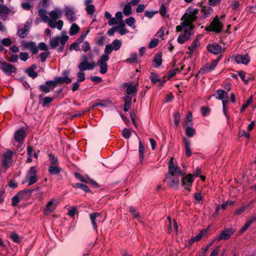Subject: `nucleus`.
Segmentation results:
<instances>
[{
	"label": "nucleus",
	"mask_w": 256,
	"mask_h": 256,
	"mask_svg": "<svg viewBox=\"0 0 256 256\" xmlns=\"http://www.w3.org/2000/svg\"><path fill=\"white\" fill-rule=\"evenodd\" d=\"M31 190H24L19 192L12 198V205L16 206L21 199L26 198V196H29L32 192Z\"/></svg>",
	"instance_id": "12"
},
{
	"label": "nucleus",
	"mask_w": 256,
	"mask_h": 256,
	"mask_svg": "<svg viewBox=\"0 0 256 256\" xmlns=\"http://www.w3.org/2000/svg\"><path fill=\"white\" fill-rule=\"evenodd\" d=\"M58 42L62 46H64L68 40V36L67 35L62 36H58Z\"/></svg>",
	"instance_id": "45"
},
{
	"label": "nucleus",
	"mask_w": 256,
	"mask_h": 256,
	"mask_svg": "<svg viewBox=\"0 0 256 256\" xmlns=\"http://www.w3.org/2000/svg\"><path fill=\"white\" fill-rule=\"evenodd\" d=\"M36 68V66H32V67L28 68L26 70V72L28 74V76L32 78H35L38 76V74L36 72H34V69Z\"/></svg>",
	"instance_id": "38"
},
{
	"label": "nucleus",
	"mask_w": 256,
	"mask_h": 256,
	"mask_svg": "<svg viewBox=\"0 0 256 256\" xmlns=\"http://www.w3.org/2000/svg\"><path fill=\"white\" fill-rule=\"evenodd\" d=\"M238 75L240 78L242 80L244 81L246 84H247L250 80H252L249 75L246 76V74L243 71L239 72H238Z\"/></svg>",
	"instance_id": "30"
},
{
	"label": "nucleus",
	"mask_w": 256,
	"mask_h": 256,
	"mask_svg": "<svg viewBox=\"0 0 256 256\" xmlns=\"http://www.w3.org/2000/svg\"><path fill=\"white\" fill-rule=\"evenodd\" d=\"M64 13L67 20L70 22L76 20L77 18L76 14L74 11V8L72 7H66L64 8Z\"/></svg>",
	"instance_id": "16"
},
{
	"label": "nucleus",
	"mask_w": 256,
	"mask_h": 256,
	"mask_svg": "<svg viewBox=\"0 0 256 256\" xmlns=\"http://www.w3.org/2000/svg\"><path fill=\"white\" fill-rule=\"evenodd\" d=\"M114 50L112 46L110 44H107L106 46V48L104 49V54L108 56V54H110L112 50Z\"/></svg>",
	"instance_id": "55"
},
{
	"label": "nucleus",
	"mask_w": 256,
	"mask_h": 256,
	"mask_svg": "<svg viewBox=\"0 0 256 256\" xmlns=\"http://www.w3.org/2000/svg\"><path fill=\"white\" fill-rule=\"evenodd\" d=\"M82 61L79 64L78 67L80 70L82 71H85L86 70H92L96 66L94 61L88 62V57L86 55L82 56Z\"/></svg>",
	"instance_id": "7"
},
{
	"label": "nucleus",
	"mask_w": 256,
	"mask_h": 256,
	"mask_svg": "<svg viewBox=\"0 0 256 256\" xmlns=\"http://www.w3.org/2000/svg\"><path fill=\"white\" fill-rule=\"evenodd\" d=\"M207 49L210 52L214 54H218L222 51V47L216 43L208 44Z\"/></svg>",
	"instance_id": "19"
},
{
	"label": "nucleus",
	"mask_w": 256,
	"mask_h": 256,
	"mask_svg": "<svg viewBox=\"0 0 256 256\" xmlns=\"http://www.w3.org/2000/svg\"><path fill=\"white\" fill-rule=\"evenodd\" d=\"M82 50L84 52H87L90 50V47L89 45L88 42L87 41H86L82 46Z\"/></svg>",
	"instance_id": "62"
},
{
	"label": "nucleus",
	"mask_w": 256,
	"mask_h": 256,
	"mask_svg": "<svg viewBox=\"0 0 256 256\" xmlns=\"http://www.w3.org/2000/svg\"><path fill=\"white\" fill-rule=\"evenodd\" d=\"M38 12L39 16L42 18V21L48 23L50 27L51 28H56L60 30H62L64 25V22L62 20L55 21L50 20L47 16L46 12L42 9L40 10Z\"/></svg>",
	"instance_id": "2"
},
{
	"label": "nucleus",
	"mask_w": 256,
	"mask_h": 256,
	"mask_svg": "<svg viewBox=\"0 0 256 256\" xmlns=\"http://www.w3.org/2000/svg\"><path fill=\"white\" fill-rule=\"evenodd\" d=\"M80 30V27L76 23H73L70 28L69 34L70 36H74L78 34Z\"/></svg>",
	"instance_id": "31"
},
{
	"label": "nucleus",
	"mask_w": 256,
	"mask_h": 256,
	"mask_svg": "<svg viewBox=\"0 0 256 256\" xmlns=\"http://www.w3.org/2000/svg\"><path fill=\"white\" fill-rule=\"evenodd\" d=\"M62 10L59 8H56L54 10H52L49 13L50 20L56 21V20L60 18L62 15Z\"/></svg>",
	"instance_id": "20"
},
{
	"label": "nucleus",
	"mask_w": 256,
	"mask_h": 256,
	"mask_svg": "<svg viewBox=\"0 0 256 256\" xmlns=\"http://www.w3.org/2000/svg\"><path fill=\"white\" fill-rule=\"evenodd\" d=\"M223 28L222 24L219 20L218 16L214 18L210 26L206 28L208 31H212L216 32H220Z\"/></svg>",
	"instance_id": "8"
},
{
	"label": "nucleus",
	"mask_w": 256,
	"mask_h": 256,
	"mask_svg": "<svg viewBox=\"0 0 256 256\" xmlns=\"http://www.w3.org/2000/svg\"><path fill=\"white\" fill-rule=\"evenodd\" d=\"M194 182L193 175L188 174L182 180V184L185 188L189 189Z\"/></svg>",
	"instance_id": "17"
},
{
	"label": "nucleus",
	"mask_w": 256,
	"mask_h": 256,
	"mask_svg": "<svg viewBox=\"0 0 256 256\" xmlns=\"http://www.w3.org/2000/svg\"><path fill=\"white\" fill-rule=\"evenodd\" d=\"M59 204V200L57 199H52L49 201L44 209V213L46 216L54 212L56 207Z\"/></svg>",
	"instance_id": "11"
},
{
	"label": "nucleus",
	"mask_w": 256,
	"mask_h": 256,
	"mask_svg": "<svg viewBox=\"0 0 256 256\" xmlns=\"http://www.w3.org/2000/svg\"><path fill=\"white\" fill-rule=\"evenodd\" d=\"M100 216V214L98 212H94L90 214V219L91 220L92 226L96 230L97 229L96 222H100L98 218Z\"/></svg>",
	"instance_id": "23"
},
{
	"label": "nucleus",
	"mask_w": 256,
	"mask_h": 256,
	"mask_svg": "<svg viewBox=\"0 0 256 256\" xmlns=\"http://www.w3.org/2000/svg\"><path fill=\"white\" fill-rule=\"evenodd\" d=\"M131 100H132L128 96L126 98L125 104L124 106V110L125 112H128L129 110Z\"/></svg>",
	"instance_id": "47"
},
{
	"label": "nucleus",
	"mask_w": 256,
	"mask_h": 256,
	"mask_svg": "<svg viewBox=\"0 0 256 256\" xmlns=\"http://www.w3.org/2000/svg\"><path fill=\"white\" fill-rule=\"evenodd\" d=\"M76 178L78 179L80 181L84 183H91L92 185H96L97 184L94 180L90 179L89 178H84L78 172L74 173Z\"/></svg>",
	"instance_id": "25"
},
{
	"label": "nucleus",
	"mask_w": 256,
	"mask_h": 256,
	"mask_svg": "<svg viewBox=\"0 0 256 256\" xmlns=\"http://www.w3.org/2000/svg\"><path fill=\"white\" fill-rule=\"evenodd\" d=\"M123 12L126 16H130L132 14L131 3L128 2L125 4L123 9Z\"/></svg>",
	"instance_id": "35"
},
{
	"label": "nucleus",
	"mask_w": 256,
	"mask_h": 256,
	"mask_svg": "<svg viewBox=\"0 0 256 256\" xmlns=\"http://www.w3.org/2000/svg\"><path fill=\"white\" fill-rule=\"evenodd\" d=\"M48 82H50V81H46L45 84L40 85V89L41 91L45 93H48L50 90L54 89V88L51 87L50 84L48 83Z\"/></svg>",
	"instance_id": "28"
},
{
	"label": "nucleus",
	"mask_w": 256,
	"mask_h": 256,
	"mask_svg": "<svg viewBox=\"0 0 256 256\" xmlns=\"http://www.w3.org/2000/svg\"><path fill=\"white\" fill-rule=\"evenodd\" d=\"M129 211L130 213H132L134 218H138L139 216V214L136 211V209L133 206H130L129 208Z\"/></svg>",
	"instance_id": "60"
},
{
	"label": "nucleus",
	"mask_w": 256,
	"mask_h": 256,
	"mask_svg": "<svg viewBox=\"0 0 256 256\" xmlns=\"http://www.w3.org/2000/svg\"><path fill=\"white\" fill-rule=\"evenodd\" d=\"M49 54H50V53L48 51H45V52L41 53L40 54V58L41 61L42 62H44L46 60V58L48 56Z\"/></svg>",
	"instance_id": "63"
},
{
	"label": "nucleus",
	"mask_w": 256,
	"mask_h": 256,
	"mask_svg": "<svg viewBox=\"0 0 256 256\" xmlns=\"http://www.w3.org/2000/svg\"><path fill=\"white\" fill-rule=\"evenodd\" d=\"M196 130L195 129L190 126H186V134L188 137H192L194 136Z\"/></svg>",
	"instance_id": "36"
},
{
	"label": "nucleus",
	"mask_w": 256,
	"mask_h": 256,
	"mask_svg": "<svg viewBox=\"0 0 256 256\" xmlns=\"http://www.w3.org/2000/svg\"><path fill=\"white\" fill-rule=\"evenodd\" d=\"M0 69L8 75H10L12 73L16 72L15 67L5 62H0Z\"/></svg>",
	"instance_id": "14"
},
{
	"label": "nucleus",
	"mask_w": 256,
	"mask_h": 256,
	"mask_svg": "<svg viewBox=\"0 0 256 256\" xmlns=\"http://www.w3.org/2000/svg\"><path fill=\"white\" fill-rule=\"evenodd\" d=\"M36 173L37 168L35 166L31 167L28 172L26 176L25 182H28V186H31L37 182L38 176Z\"/></svg>",
	"instance_id": "5"
},
{
	"label": "nucleus",
	"mask_w": 256,
	"mask_h": 256,
	"mask_svg": "<svg viewBox=\"0 0 256 256\" xmlns=\"http://www.w3.org/2000/svg\"><path fill=\"white\" fill-rule=\"evenodd\" d=\"M59 44L58 39V37L53 38L50 41V46L52 48H56Z\"/></svg>",
	"instance_id": "44"
},
{
	"label": "nucleus",
	"mask_w": 256,
	"mask_h": 256,
	"mask_svg": "<svg viewBox=\"0 0 256 256\" xmlns=\"http://www.w3.org/2000/svg\"><path fill=\"white\" fill-rule=\"evenodd\" d=\"M10 12L6 6L0 4V12L3 14H8Z\"/></svg>",
	"instance_id": "54"
},
{
	"label": "nucleus",
	"mask_w": 256,
	"mask_h": 256,
	"mask_svg": "<svg viewBox=\"0 0 256 256\" xmlns=\"http://www.w3.org/2000/svg\"><path fill=\"white\" fill-rule=\"evenodd\" d=\"M198 13V10L196 9L188 8L182 18V20H183L182 22H184V26H188L193 28L192 22L196 19Z\"/></svg>",
	"instance_id": "3"
},
{
	"label": "nucleus",
	"mask_w": 256,
	"mask_h": 256,
	"mask_svg": "<svg viewBox=\"0 0 256 256\" xmlns=\"http://www.w3.org/2000/svg\"><path fill=\"white\" fill-rule=\"evenodd\" d=\"M87 13L89 14H92L95 11V6L93 4L88 5L86 8Z\"/></svg>",
	"instance_id": "50"
},
{
	"label": "nucleus",
	"mask_w": 256,
	"mask_h": 256,
	"mask_svg": "<svg viewBox=\"0 0 256 256\" xmlns=\"http://www.w3.org/2000/svg\"><path fill=\"white\" fill-rule=\"evenodd\" d=\"M234 59L236 63L244 65H248L250 61V57L247 54H237L234 57Z\"/></svg>",
	"instance_id": "15"
},
{
	"label": "nucleus",
	"mask_w": 256,
	"mask_h": 256,
	"mask_svg": "<svg viewBox=\"0 0 256 256\" xmlns=\"http://www.w3.org/2000/svg\"><path fill=\"white\" fill-rule=\"evenodd\" d=\"M109 60V56L106 54L101 56L100 60L97 62V64L100 67V72L104 74L108 70V64L106 62Z\"/></svg>",
	"instance_id": "13"
},
{
	"label": "nucleus",
	"mask_w": 256,
	"mask_h": 256,
	"mask_svg": "<svg viewBox=\"0 0 256 256\" xmlns=\"http://www.w3.org/2000/svg\"><path fill=\"white\" fill-rule=\"evenodd\" d=\"M116 29L122 35H124L128 32V30L126 28L125 24L123 21L121 22L118 26H116Z\"/></svg>",
	"instance_id": "34"
},
{
	"label": "nucleus",
	"mask_w": 256,
	"mask_h": 256,
	"mask_svg": "<svg viewBox=\"0 0 256 256\" xmlns=\"http://www.w3.org/2000/svg\"><path fill=\"white\" fill-rule=\"evenodd\" d=\"M10 238L13 241L16 242H19L20 240V238L18 234L16 233H12L10 234Z\"/></svg>",
	"instance_id": "59"
},
{
	"label": "nucleus",
	"mask_w": 256,
	"mask_h": 256,
	"mask_svg": "<svg viewBox=\"0 0 256 256\" xmlns=\"http://www.w3.org/2000/svg\"><path fill=\"white\" fill-rule=\"evenodd\" d=\"M159 42V40L158 38H154L150 40L148 44V48H152L157 46Z\"/></svg>",
	"instance_id": "49"
},
{
	"label": "nucleus",
	"mask_w": 256,
	"mask_h": 256,
	"mask_svg": "<svg viewBox=\"0 0 256 256\" xmlns=\"http://www.w3.org/2000/svg\"><path fill=\"white\" fill-rule=\"evenodd\" d=\"M137 60V56L136 54H130V56L126 59V62L130 63L136 62Z\"/></svg>",
	"instance_id": "53"
},
{
	"label": "nucleus",
	"mask_w": 256,
	"mask_h": 256,
	"mask_svg": "<svg viewBox=\"0 0 256 256\" xmlns=\"http://www.w3.org/2000/svg\"><path fill=\"white\" fill-rule=\"evenodd\" d=\"M200 45V42L198 38H196L188 47L189 51L188 52L190 55L192 54Z\"/></svg>",
	"instance_id": "24"
},
{
	"label": "nucleus",
	"mask_w": 256,
	"mask_h": 256,
	"mask_svg": "<svg viewBox=\"0 0 256 256\" xmlns=\"http://www.w3.org/2000/svg\"><path fill=\"white\" fill-rule=\"evenodd\" d=\"M145 152V148L142 144V142L139 141V148L138 153L140 156V160L141 163H142L144 160V154Z\"/></svg>",
	"instance_id": "27"
},
{
	"label": "nucleus",
	"mask_w": 256,
	"mask_h": 256,
	"mask_svg": "<svg viewBox=\"0 0 256 256\" xmlns=\"http://www.w3.org/2000/svg\"><path fill=\"white\" fill-rule=\"evenodd\" d=\"M192 121V114L189 112L186 116V119L184 122V126H190Z\"/></svg>",
	"instance_id": "43"
},
{
	"label": "nucleus",
	"mask_w": 256,
	"mask_h": 256,
	"mask_svg": "<svg viewBox=\"0 0 256 256\" xmlns=\"http://www.w3.org/2000/svg\"><path fill=\"white\" fill-rule=\"evenodd\" d=\"M76 188H79L84 190L86 192H88L90 191V190L88 186L82 183H76L75 184Z\"/></svg>",
	"instance_id": "46"
},
{
	"label": "nucleus",
	"mask_w": 256,
	"mask_h": 256,
	"mask_svg": "<svg viewBox=\"0 0 256 256\" xmlns=\"http://www.w3.org/2000/svg\"><path fill=\"white\" fill-rule=\"evenodd\" d=\"M208 230V228H206L202 230L198 234L194 236L195 240L196 242L199 241L204 236H205Z\"/></svg>",
	"instance_id": "41"
},
{
	"label": "nucleus",
	"mask_w": 256,
	"mask_h": 256,
	"mask_svg": "<svg viewBox=\"0 0 256 256\" xmlns=\"http://www.w3.org/2000/svg\"><path fill=\"white\" fill-rule=\"evenodd\" d=\"M110 45L112 46L114 50H118L122 46V42L120 40H115Z\"/></svg>",
	"instance_id": "40"
},
{
	"label": "nucleus",
	"mask_w": 256,
	"mask_h": 256,
	"mask_svg": "<svg viewBox=\"0 0 256 256\" xmlns=\"http://www.w3.org/2000/svg\"><path fill=\"white\" fill-rule=\"evenodd\" d=\"M23 46L24 48L30 50L33 54H36L38 52V48L34 42H28L24 44Z\"/></svg>",
	"instance_id": "22"
},
{
	"label": "nucleus",
	"mask_w": 256,
	"mask_h": 256,
	"mask_svg": "<svg viewBox=\"0 0 256 256\" xmlns=\"http://www.w3.org/2000/svg\"><path fill=\"white\" fill-rule=\"evenodd\" d=\"M89 32V30H88L85 34H82L76 40V42H78L79 44L82 43L84 39L85 38L86 36L88 34Z\"/></svg>",
	"instance_id": "64"
},
{
	"label": "nucleus",
	"mask_w": 256,
	"mask_h": 256,
	"mask_svg": "<svg viewBox=\"0 0 256 256\" xmlns=\"http://www.w3.org/2000/svg\"><path fill=\"white\" fill-rule=\"evenodd\" d=\"M32 190L34 191V190ZM34 191L37 192V193H36L37 198L40 200H42L44 198V193L42 191H41L40 190V188H36V189L34 190Z\"/></svg>",
	"instance_id": "52"
},
{
	"label": "nucleus",
	"mask_w": 256,
	"mask_h": 256,
	"mask_svg": "<svg viewBox=\"0 0 256 256\" xmlns=\"http://www.w3.org/2000/svg\"><path fill=\"white\" fill-rule=\"evenodd\" d=\"M252 224L248 220L246 222L245 224L242 227V228L240 230V234L244 232Z\"/></svg>",
	"instance_id": "57"
},
{
	"label": "nucleus",
	"mask_w": 256,
	"mask_h": 256,
	"mask_svg": "<svg viewBox=\"0 0 256 256\" xmlns=\"http://www.w3.org/2000/svg\"><path fill=\"white\" fill-rule=\"evenodd\" d=\"M126 86V93L128 95L136 96V95L138 88V82L134 84H125Z\"/></svg>",
	"instance_id": "18"
},
{
	"label": "nucleus",
	"mask_w": 256,
	"mask_h": 256,
	"mask_svg": "<svg viewBox=\"0 0 256 256\" xmlns=\"http://www.w3.org/2000/svg\"><path fill=\"white\" fill-rule=\"evenodd\" d=\"M150 80L154 84H156V82H160V86H162L164 82V80H162L158 78V76L156 74H154V73H152L151 74Z\"/></svg>",
	"instance_id": "39"
},
{
	"label": "nucleus",
	"mask_w": 256,
	"mask_h": 256,
	"mask_svg": "<svg viewBox=\"0 0 256 256\" xmlns=\"http://www.w3.org/2000/svg\"><path fill=\"white\" fill-rule=\"evenodd\" d=\"M182 176L166 174L164 181L171 188L176 189L180 185V177Z\"/></svg>",
	"instance_id": "6"
},
{
	"label": "nucleus",
	"mask_w": 256,
	"mask_h": 256,
	"mask_svg": "<svg viewBox=\"0 0 256 256\" xmlns=\"http://www.w3.org/2000/svg\"><path fill=\"white\" fill-rule=\"evenodd\" d=\"M168 171L166 174H172L174 176H182V172L179 167L175 165L173 162V158H170L168 163Z\"/></svg>",
	"instance_id": "10"
},
{
	"label": "nucleus",
	"mask_w": 256,
	"mask_h": 256,
	"mask_svg": "<svg viewBox=\"0 0 256 256\" xmlns=\"http://www.w3.org/2000/svg\"><path fill=\"white\" fill-rule=\"evenodd\" d=\"M162 56L160 54L156 55L154 59V62L156 64L155 67H158L162 64Z\"/></svg>",
	"instance_id": "48"
},
{
	"label": "nucleus",
	"mask_w": 256,
	"mask_h": 256,
	"mask_svg": "<svg viewBox=\"0 0 256 256\" xmlns=\"http://www.w3.org/2000/svg\"><path fill=\"white\" fill-rule=\"evenodd\" d=\"M50 162L51 166L57 165L58 158L52 154L50 155Z\"/></svg>",
	"instance_id": "61"
},
{
	"label": "nucleus",
	"mask_w": 256,
	"mask_h": 256,
	"mask_svg": "<svg viewBox=\"0 0 256 256\" xmlns=\"http://www.w3.org/2000/svg\"><path fill=\"white\" fill-rule=\"evenodd\" d=\"M48 83L50 84L52 88H54L57 84L64 83V78L62 76L56 77L53 81L50 80Z\"/></svg>",
	"instance_id": "32"
},
{
	"label": "nucleus",
	"mask_w": 256,
	"mask_h": 256,
	"mask_svg": "<svg viewBox=\"0 0 256 256\" xmlns=\"http://www.w3.org/2000/svg\"><path fill=\"white\" fill-rule=\"evenodd\" d=\"M28 33V28H26V25L25 26L24 28L22 29H20L18 32V36L22 38H25Z\"/></svg>",
	"instance_id": "42"
},
{
	"label": "nucleus",
	"mask_w": 256,
	"mask_h": 256,
	"mask_svg": "<svg viewBox=\"0 0 256 256\" xmlns=\"http://www.w3.org/2000/svg\"><path fill=\"white\" fill-rule=\"evenodd\" d=\"M222 56L218 57L216 60H213L211 63L206 64L200 68L199 73L202 74L209 72L214 70L220 60Z\"/></svg>",
	"instance_id": "9"
},
{
	"label": "nucleus",
	"mask_w": 256,
	"mask_h": 256,
	"mask_svg": "<svg viewBox=\"0 0 256 256\" xmlns=\"http://www.w3.org/2000/svg\"><path fill=\"white\" fill-rule=\"evenodd\" d=\"M216 92L217 96L216 98L218 100H223L224 98H228V92L222 90H218Z\"/></svg>",
	"instance_id": "29"
},
{
	"label": "nucleus",
	"mask_w": 256,
	"mask_h": 256,
	"mask_svg": "<svg viewBox=\"0 0 256 256\" xmlns=\"http://www.w3.org/2000/svg\"><path fill=\"white\" fill-rule=\"evenodd\" d=\"M130 131L128 128H124L122 131V136L126 138H129L130 136Z\"/></svg>",
	"instance_id": "56"
},
{
	"label": "nucleus",
	"mask_w": 256,
	"mask_h": 256,
	"mask_svg": "<svg viewBox=\"0 0 256 256\" xmlns=\"http://www.w3.org/2000/svg\"><path fill=\"white\" fill-rule=\"evenodd\" d=\"M233 234V232L232 230L226 229L222 231L220 234L217 238L218 240H226L229 238L230 236Z\"/></svg>",
	"instance_id": "21"
},
{
	"label": "nucleus",
	"mask_w": 256,
	"mask_h": 256,
	"mask_svg": "<svg viewBox=\"0 0 256 256\" xmlns=\"http://www.w3.org/2000/svg\"><path fill=\"white\" fill-rule=\"evenodd\" d=\"M14 152L8 150L4 153L2 158V160L1 168H2V172L6 171L13 163L12 156Z\"/></svg>",
	"instance_id": "4"
},
{
	"label": "nucleus",
	"mask_w": 256,
	"mask_h": 256,
	"mask_svg": "<svg viewBox=\"0 0 256 256\" xmlns=\"http://www.w3.org/2000/svg\"><path fill=\"white\" fill-rule=\"evenodd\" d=\"M174 116L175 124L178 126L180 120V115L179 112H176L174 114Z\"/></svg>",
	"instance_id": "58"
},
{
	"label": "nucleus",
	"mask_w": 256,
	"mask_h": 256,
	"mask_svg": "<svg viewBox=\"0 0 256 256\" xmlns=\"http://www.w3.org/2000/svg\"><path fill=\"white\" fill-rule=\"evenodd\" d=\"M26 136V132L24 129L17 130L14 135V138L18 142L22 141Z\"/></svg>",
	"instance_id": "26"
},
{
	"label": "nucleus",
	"mask_w": 256,
	"mask_h": 256,
	"mask_svg": "<svg viewBox=\"0 0 256 256\" xmlns=\"http://www.w3.org/2000/svg\"><path fill=\"white\" fill-rule=\"evenodd\" d=\"M78 76V82H83L85 80V74L84 72V71H82L80 70V72H78L77 74Z\"/></svg>",
	"instance_id": "51"
},
{
	"label": "nucleus",
	"mask_w": 256,
	"mask_h": 256,
	"mask_svg": "<svg viewBox=\"0 0 256 256\" xmlns=\"http://www.w3.org/2000/svg\"><path fill=\"white\" fill-rule=\"evenodd\" d=\"M184 22H180V24L176 26V31L180 32L184 31V33H181L178 38L177 41L180 44H182L188 40L192 35V28L188 26H184Z\"/></svg>",
	"instance_id": "1"
},
{
	"label": "nucleus",
	"mask_w": 256,
	"mask_h": 256,
	"mask_svg": "<svg viewBox=\"0 0 256 256\" xmlns=\"http://www.w3.org/2000/svg\"><path fill=\"white\" fill-rule=\"evenodd\" d=\"M62 170L60 167L57 165L50 166L48 167V172L52 174H59Z\"/></svg>",
	"instance_id": "33"
},
{
	"label": "nucleus",
	"mask_w": 256,
	"mask_h": 256,
	"mask_svg": "<svg viewBox=\"0 0 256 256\" xmlns=\"http://www.w3.org/2000/svg\"><path fill=\"white\" fill-rule=\"evenodd\" d=\"M125 22L128 26L132 27L133 29L136 28V26L134 25L136 20L134 17H129L125 20Z\"/></svg>",
	"instance_id": "37"
}]
</instances>
